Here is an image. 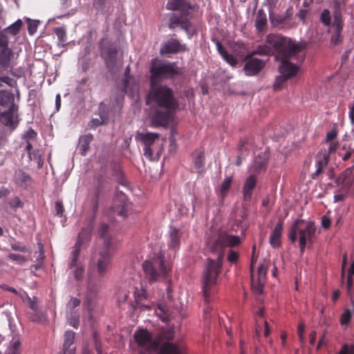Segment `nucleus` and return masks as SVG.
<instances>
[{"instance_id": "ea45409f", "label": "nucleus", "mask_w": 354, "mask_h": 354, "mask_svg": "<svg viewBox=\"0 0 354 354\" xmlns=\"http://www.w3.org/2000/svg\"><path fill=\"white\" fill-rule=\"evenodd\" d=\"M257 274H258V281L259 284L261 283V281L262 279H264L266 274H267V268L265 266L263 263H261L258 266L257 269Z\"/></svg>"}, {"instance_id": "c756f323", "label": "nucleus", "mask_w": 354, "mask_h": 354, "mask_svg": "<svg viewBox=\"0 0 354 354\" xmlns=\"http://www.w3.org/2000/svg\"><path fill=\"white\" fill-rule=\"evenodd\" d=\"M333 17V26L335 28V31L337 35V37H339V35L341 33L343 28L342 15L340 11V7H335Z\"/></svg>"}, {"instance_id": "ddd939ff", "label": "nucleus", "mask_w": 354, "mask_h": 354, "mask_svg": "<svg viewBox=\"0 0 354 354\" xmlns=\"http://www.w3.org/2000/svg\"><path fill=\"white\" fill-rule=\"evenodd\" d=\"M293 15L292 7H288L284 14L280 15L276 12V10L270 8L269 9V19L270 24L272 27L278 28L279 29L284 27L287 24V20L290 19Z\"/></svg>"}, {"instance_id": "6e6552de", "label": "nucleus", "mask_w": 354, "mask_h": 354, "mask_svg": "<svg viewBox=\"0 0 354 354\" xmlns=\"http://www.w3.org/2000/svg\"><path fill=\"white\" fill-rule=\"evenodd\" d=\"M116 250V245L108 239L105 241V243L99 249L96 259V266L97 274L100 277H104L109 271L112 257Z\"/></svg>"}, {"instance_id": "20e7f679", "label": "nucleus", "mask_w": 354, "mask_h": 354, "mask_svg": "<svg viewBox=\"0 0 354 354\" xmlns=\"http://www.w3.org/2000/svg\"><path fill=\"white\" fill-rule=\"evenodd\" d=\"M274 49V59L280 61L278 75L273 84L274 91H280L283 84L290 78L297 75L299 67L290 62L295 59L298 62H302L306 57V46H273Z\"/></svg>"}, {"instance_id": "f704fd0d", "label": "nucleus", "mask_w": 354, "mask_h": 354, "mask_svg": "<svg viewBox=\"0 0 354 354\" xmlns=\"http://www.w3.org/2000/svg\"><path fill=\"white\" fill-rule=\"evenodd\" d=\"M267 162V156H264L263 158L261 157H256L252 166L254 171L259 173L262 169H265Z\"/></svg>"}, {"instance_id": "4468645a", "label": "nucleus", "mask_w": 354, "mask_h": 354, "mask_svg": "<svg viewBox=\"0 0 354 354\" xmlns=\"http://www.w3.org/2000/svg\"><path fill=\"white\" fill-rule=\"evenodd\" d=\"M338 147L337 142H330L328 153H325L322 157L317 158L315 163L316 170L311 174L313 179H317L323 172L329 162L330 153L335 152Z\"/></svg>"}, {"instance_id": "c9c22d12", "label": "nucleus", "mask_w": 354, "mask_h": 354, "mask_svg": "<svg viewBox=\"0 0 354 354\" xmlns=\"http://www.w3.org/2000/svg\"><path fill=\"white\" fill-rule=\"evenodd\" d=\"M232 183V176L225 178L220 187V196L223 199L227 194Z\"/></svg>"}, {"instance_id": "dca6fc26", "label": "nucleus", "mask_w": 354, "mask_h": 354, "mask_svg": "<svg viewBox=\"0 0 354 354\" xmlns=\"http://www.w3.org/2000/svg\"><path fill=\"white\" fill-rule=\"evenodd\" d=\"M18 109V105H12L8 110L0 112V122L5 126L15 127L19 122Z\"/></svg>"}, {"instance_id": "f3484780", "label": "nucleus", "mask_w": 354, "mask_h": 354, "mask_svg": "<svg viewBox=\"0 0 354 354\" xmlns=\"http://www.w3.org/2000/svg\"><path fill=\"white\" fill-rule=\"evenodd\" d=\"M100 53L107 66L112 68L117 59L118 50L116 46H101Z\"/></svg>"}, {"instance_id": "864d4df0", "label": "nucleus", "mask_w": 354, "mask_h": 354, "mask_svg": "<svg viewBox=\"0 0 354 354\" xmlns=\"http://www.w3.org/2000/svg\"><path fill=\"white\" fill-rule=\"evenodd\" d=\"M348 190L342 191L341 189L334 196V200L335 202L342 201L345 199L347 195Z\"/></svg>"}, {"instance_id": "473e14b6", "label": "nucleus", "mask_w": 354, "mask_h": 354, "mask_svg": "<svg viewBox=\"0 0 354 354\" xmlns=\"http://www.w3.org/2000/svg\"><path fill=\"white\" fill-rule=\"evenodd\" d=\"M24 20L27 24V28L29 35H34L37 30V28L40 24V21L37 19H32L28 17H25Z\"/></svg>"}, {"instance_id": "72a5a7b5", "label": "nucleus", "mask_w": 354, "mask_h": 354, "mask_svg": "<svg viewBox=\"0 0 354 354\" xmlns=\"http://www.w3.org/2000/svg\"><path fill=\"white\" fill-rule=\"evenodd\" d=\"M108 231L109 225L106 223H102L100 227L98 234L100 237L103 239V244L105 243V241L108 239L110 240L111 243H115L117 245L116 241L107 234Z\"/></svg>"}, {"instance_id": "4d7b16f0", "label": "nucleus", "mask_w": 354, "mask_h": 354, "mask_svg": "<svg viewBox=\"0 0 354 354\" xmlns=\"http://www.w3.org/2000/svg\"><path fill=\"white\" fill-rule=\"evenodd\" d=\"M29 301V307L34 310L35 312H37L38 310V300L37 297H34L32 299L28 298Z\"/></svg>"}, {"instance_id": "f8f14e48", "label": "nucleus", "mask_w": 354, "mask_h": 354, "mask_svg": "<svg viewBox=\"0 0 354 354\" xmlns=\"http://www.w3.org/2000/svg\"><path fill=\"white\" fill-rule=\"evenodd\" d=\"M22 26V20L18 19L15 23L1 31L0 44H12L16 42H18L21 44H24V41H19L17 40V35L19 34ZM26 42L28 44L30 43V41L28 40L26 41Z\"/></svg>"}, {"instance_id": "de8ad7c7", "label": "nucleus", "mask_w": 354, "mask_h": 354, "mask_svg": "<svg viewBox=\"0 0 354 354\" xmlns=\"http://www.w3.org/2000/svg\"><path fill=\"white\" fill-rule=\"evenodd\" d=\"M351 318V313L349 310H346L342 315L340 318V323L342 325L348 324L350 322Z\"/></svg>"}, {"instance_id": "338daca9", "label": "nucleus", "mask_w": 354, "mask_h": 354, "mask_svg": "<svg viewBox=\"0 0 354 354\" xmlns=\"http://www.w3.org/2000/svg\"><path fill=\"white\" fill-rule=\"evenodd\" d=\"M80 63H81L82 71L86 72L87 70L89 68V65H90L89 62L85 58H82L80 60Z\"/></svg>"}, {"instance_id": "e433bc0d", "label": "nucleus", "mask_w": 354, "mask_h": 354, "mask_svg": "<svg viewBox=\"0 0 354 354\" xmlns=\"http://www.w3.org/2000/svg\"><path fill=\"white\" fill-rule=\"evenodd\" d=\"M21 343L19 339H13L10 346L8 348L7 352L8 354H20L21 348H20Z\"/></svg>"}, {"instance_id": "f257e3e1", "label": "nucleus", "mask_w": 354, "mask_h": 354, "mask_svg": "<svg viewBox=\"0 0 354 354\" xmlns=\"http://www.w3.org/2000/svg\"><path fill=\"white\" fill-rule=\"evenodd\" d=\"M241 243L239 236L225 231H219L216 240L209 248L210 252L216 255V259H207V263L202 277L203 292L205 303L209 304L211 297L216 292L218 275L221 273L226 248H234Z\"/></svg>"}, {"instance_id": "5701e85b", "label": "nucleus", "mask_w": 354, "mask_h": 354, "mask_svg": "<svg viewBox=\"0 0 354 354\" xmlns=\"http://www.w3.org/2000/svg\"><path fill=\"white\" fill-rule=\"evenodd\" d=\"M93 6L97 12L102 14L110 13L113 10V0H93Z\"/></svg>"}, {"instance_id": "49530a36", "label": "nucleus", "mask_w": 354, "mask_h": 354, "mask_svg": "<svg viewBox=\"0 0 354 354\" xmlns=\"http://www.w3.org/2000/svg\"><path fill=\"white\" fill-rule=\"evenodd\" d=\"M248 141L244 139H241L238 144V150L239 153L247 155L249 152V149L246 147Z\"/></svg>"}, {"instance_id": "aec40b11", "label": "nucleus", "mask_w": 354, "mask_h": 354, "mask_svg": "<svg viewBox=\"0 0 354 354\" xmlns=\"http://www.w3.org/2000/svg\"><path fill=\"white\" fill-rule=\"evenodd\" d=\"M31 176L21 169H16L13 176L15 183L23 188H26L31 183Z\"/></svg>"}, {"instance_id": "052dcab7", "label": "nucleus", "mask_w": 354, "mask_h": 354, "mask_svg": "<svg viewBox=\"0 0 354 354\" xmlns=\"http://www.w3.org/2000/svg\"><path fill=\"white\" fill-rule=\"evenodd\" d=\"M255 250H256V246L254 245L252 248V257L251 260V265H250V270H251V277L253 280V268L255 261L257 259V257H255Z\"/></svg>"}, {"instance_id": "b1692460", "label": "nucleus", "mask_w": 354, "mask_h": 354, "mask_svg": "<svg viewBox=\"0 0 354 354\" xmlns=\"http://www.w3.org/2000/svg\"><path fill=\"white\" fill-rule=\"evenodd\" d=\"M13 55V52L8 48V46H0V66L3 70L9 66L10 62Z\"/></svg>"}, {"instance_id": "4c0bfd02", "label": "nucleus", "mask_w": 354, "mask_h": 354, "mask_svg": "<svg viewBox=\"0 0 354 354\" xmlns=\"http://www.w3.org/2000/svg\"><path fill=\"white\" fill-rule=\"evenodd\" d=\"M320 20L322 23L326 26H330L331 24V17L330 11L328 9H324L321 13Z\"/></svg>"}, {"instance_id": "09e8293b", "label": "nucleus", "mask_w": 354, "mask_h": 354, "mask_svg": "<svg viewBox=\"0 0 354 354\" xmlns=\"http://www.w3.org/2000/svg\"><path fill=\"white\" fill-rule=\"evenodd\" d=\"M80 300L76 297H71L67 304V308L72 310L80 305Z\"/></svg>"}, {"instance_id": "69168bd1", "label": "nucleus", "mask_w": 354, "mask_h": 354, "mask_svg": "<svg viewBox=\"0 0 354 354\" xmlns=\"http://www.w3.org/2000/svg\"><path fill=\"white\" fill-rule=\"evenodd\" d=\"M13 80L8 76L0 77V82H3L9 86H12Z\"/></svg>"}, {"instance_id": "79ce46f5", "label": "nucleus", "mask_w": 354, "mask_h": 354, "mask_svg": "<svg viewBox=\"0 0 354 354\" xmlns=\"http://www.w3.org/2000/svg\"><path fill=\"white\" fill-rule=\"evenodd\" d=\"M8 257L12 261H17L19 264L21 265L27 261V259L24 256L14 253H10L8 255Z\"/></svg>"}, {"instance_id": "5fc2aeb1", "label": "nucleus", "mask_w": 354, "mask_h": 354, "mask_svg": "<svg viewBox=\"0 0 354 354\" xmlns=\"http://www.w3.org/2000/svg\"><path fill=\"white\" fill-rule=\"evenodd\" d=\"M239 257V253L232 250H230L229 254L227 255V260L231 263H234L237 261Z\"/></svg>"}, {"instance_id": "8fccbe9b", "label": "nucleus", "mask_w": 354, "mask_h": 354, "mask_svg": "<svg viewBox=\"0 0 354 354\" xmlns=\"http://www.w3.org/2000/svg\"><path fill=\"white\" fill-rule=\"evenodd\" d=\"M11 248L12 250L18 251L21 252H28V248L26 245L21 244L19 242H16L15 243L11 244Z\"/></svg>"}, {"instance_id": "a878e982", "label": "nucleus", "mask_w": 354, "mask_h": 354, "mask_svg": "<svg viewBox=\"0 0 354 354\" xmlns=\"http://www.w3.org/2000/svg\"><path fill=\"white\" fill-rule=\"evenodd\" d=\"M93 140V136L91 133L83 135L79 138L77 148L82 156H86L90 149V144Z\"/></svg>"}, {"instance_id": "603ef678", "label": "nucleus", "mask_w": 354, "mask_h": 354, "mask_svg": "<svg viewBox=\"0 0 354 354\" xmlns=\"http://www.w3.org/2000/svg\"><path fill=\"white\" fill-rule=\"evenodd\" d=\"M100 116L102 120V121H100L97 119H93L91 121V127H97L101 124H103L105 122V120L106 119V116L101 113H100Z\"/></svg>"}, {"instance_id": "9b49d317", "label": "nucleus", "mask_w": 354, "mask_h": 354, "mask_svg": "<svg viewBox=\"0 0 354 354\" xmlns=\"http://www.w3.org/2000/svg\"><path fill=\"white\" fill-rule=\"evenodd\" d=\"M151 83L154 84L161 80L162 78L171 77L178 73L177 69L173 64H156L152 62L150 68Z\"/></svg>"}, {"instance_id": "bf43d9fd", "label": "nucleus", "mask_w": 354, "mask_h": 354, "mask_svg": "<svg viewBox=\"0 0 354 354\" xmlns=\"http://www.w3.org/2000/svg\"><path fill=\"white\" fill-rule=\"evenodd\" d=\"M337 136V132L336 130L333 129L326 134V142H331L333 140L336 138Z\"/></svg>"}, {"instance_id": "a18cd8bd", "label": "nucleus", "mask_w": 354, "mask_h": 354, "mask_svg": "<svg viewBox=\"0 0 354 354\" xmlns=\"http://www.w3.org/2000/svg\"><path fill=\"white\" fill-rule=\"evenodd\" d=\"M68 322L70 326L75 328H77L80 324V316L79 315L74 314L71 315L68 319Z\"/></svg>"}, {"instance_id": "a19ab883", "label": "nucleus", "mask_w": 354, "mask_h": 354, "mask_svg": "<svg viewBox=\"0 0 354 354\" xmlns=\"http://www.w3.org/2000/svg\"><path fill=\"white\" fill-rule=\"evenodd\" d=\"M55 32L61 42H64L66 40V29L63 27H58L55 29Z\"/></svg>"}, {"instance_id": "c85d7f7f", "label": "nucleus", "mask_w": 354, "mask_h": 354, "mask_svg": "<svg viewBox=\"0 0 354 354\" xmlns=\"http://www.w3.org/2000/svg\"><path fill=\"white\" fill-rule=\"evenodd\" d=\"M180 244V234L178 229L174 227H171L168 247L171 250H176L179 248Z\"/></svg>"}, {"instance_id": "774afa93", "label": "nucleus", "mask_w": 354, "mask_h": 354, "mask_svg": "<svg viewBox=\"0 0 354 354\" xmlns=\"http://www.w3.org/2000/svg\"><path fill=\"white\" fill-rule=\"evenodd\" d=\"M37 133L32 129H30L28 131H27L26 133V137L28 139L33 140L36 138Z\"/></svg>"}, {"instance_id": "423d86ee", "label": "nucleus", "mask_w": 354, "mask_h": 354, "mask_svg": "<svg viewBox=\"0 0 354 354\" xmlns=\"http://www.w3.org/2000/svg\"><path fill=\"white\" fill-rule=\"evenodd\" d=\"M216 46L219 54L230 65L235 66L240 61H245L243 69L248 76L257 75L266 66V60L253 57L254 52L247 54L245 46Z\"/></svg>"}, {"instance_id": "f03ea898", "label": "nucleus", "mask_w": 354, "mask_h": 354, "mask_svg": "<svg viewBox=\"0 0 354 354\" xmlns=\"http://www.w3.org/2000/svg\"><path fill=\"white\" fill-rule=\"evenodd\" d=\"M146 103L150 105L149 115L154 127H167L179 106L173 90L165 85L152 86Z\"/></svg>"}, {"instance_id": "0eeeda50", "label": "nucleus", "mask_w": 354, "mask_h": 354, "mask_svg": "<svg viewBox=\"0 0 354 354\" xmlns=\"http://www.w3.org/2000/svg\"><path fill=\"white\" fill-rule=\"evenodd\" d=\"M317 227L313 221L296 219L288 230V239L294 243L299 239V250L304 253L308 244L313 245L316 239Z\"/></svg>"}, {"instance_id": "a211bd4d", "label": "nucleus", "mask_w": 354, "mask_h": 354, "mask_svg": "<svg viewBox=\"0 0 354 354\" xmlns=\"http://www.w3.org/2000/svg\"><path fill=\"white\" fill-rule=\"evenodd\" d=\"M90 236L89 230H82L78 234L77 242L75 243L73 250L72 252V260L70 263V267H74L77 264V261L80 254V248L85 239H87Z\"/></svg>"}, {"instance_id": "cd10ccee", "label": "nucleus", "mask_w": 354, "mask_h": 354, "mask_svg": "<svg viewBox=\"0 0 354 354\" xmlns=\"http://www.w3.org/2000/svg\"><path fill=\"white\" fill-rule=\"evenodd\" d=\"M192 157L194 168L197 170L198 173H202L205 165L204 151L201 149L196 150L193 152Z\"/></svg>"}, {"instance_id": "9d476101", "label": "nucleus", "mask_w": 354, "mask_h": 354, "mask_svg": "<svg viewBox=\"0 0 354 354\" xmlns=\"http://www.w3.org/2000/svg\"><path fill=\"white\" fill-rule=\"evenodd\" d=\"M160 135L157 133H138L137 138L144 144V155L149 160H157L159 151H155L153 146L158 140Z\"/></svg>"}, {"instance_id": "412c9836", "label": "nucleus", "mask_w": 354, "mask_h": 354, "mask_svg": "<svg viewBox=\"0 0 354 354\" xmlns=\"http://www.w3.org/2000/svg\"><path fill=\"white\" fill-rule=\"evenodd\" d=\"M75 333L73 330H66L64 333L63 353L64 354H75V347L72 346L74 344Z\"/></svg>"}, {"instance_id": "37998d69", "label": "nucleus", "mask_w": 354, "mask_h": 354, "mask_svg": "<svg viewBox=\"0 0 354 354\" xmlns=\"http://www.w3.org/2000/svg\"><path fill=\"white\" fill-rule=\"evenodd\" d=\"M337 354H354V345L344 344Z\"/></svg>"}, {"instance_id": "3c124183", "label": "nucleus", "mask_w": 354, "mask_h": 354, "mask_svg": "<svg viewBox=\"0 0 354 354\" xmlns=\"http://www.w3.org/2000/svg\"><path fill=\"white\" fill-rule=\"evenodd\" d=\"M354 154V149L352 147H348L345 153L342 154L341 152H339V156L342 157V160L347 161Z\"/></svg>"}, {"instance_id": "0e129e2a", "label": "nucleus", "mask_w": 354, "mask_h": 354, "mask_svg": "<svg viewBox=\"0 0 354 354\" xmlns=\"http://www.w3.org/2000/svg\"><path fill=\"white\" fill-rule=\"evenodd\" d=\"M84 269L82 267H78L75 271V278L77 280H80L83 277Z\"/></svg>"}, {"instance_id": "39448f33", "label": "nucleus", "mask_w": 354, "mask_h": 354, "mask_svg": "<svg viewBox=\"0 0 354 354\" xmlns=\"http://www.w3.org/2000/svg\"><path fill=\"white\" fill-rule=\"evenodd\" d=\"M166 8L174 11L168 15L167 25L170 29L179 28L189 37L196 32V27L191 21L193 13L198 9L196 4H191L187 0H168Z\"/></svg>"}, {"instance_id": "6ab92c4d", "label": "nucleus", "mask_w": 354, "mask_h": 354, "mask_svg": "<svg viewBox=\"0 0 354 354\" xmlns=\"http://www.w3.org/2000/svg\"><path fill=\"white\" fill-rule=\"evenodd\" d=\"M283 230V221H279L270 234L269 243L273 248H279L281 245V238Z\"/></svg>"}, {"instance_id": "680f3d73", "label": "nucleus", "mask_w": 354, "mask_h": 354, "mask_svg": "<svg viewBox=\"0 0 354 354\" xmlns=\"http://www.w3.org/2000/svg\"><path fill=\"white\" fill-rule=\"evenodd\" d=\"M331 225V221L330 218L326 216H324L322 218V226L324 229H328Z\"/></svg>"}, {"instance_id": "bb28decb", "label": "nucleus", "mask_w": 354, "mask_h": 354, "mask_svg": "<svg viewBox=\"0 0 354 354\" xmlns=\"http://www.w3.org/2000/svg\"><path fill=\"white\" fill-rule=\"evenodd\" d=\"M97 288L95 286H92L90 283L88 285L86 291V299L85 301V306L90 314L93 310L95 306V300L96 299Z\"/></svg>"}, {"instance_id": "58836bf2", "label": "nucleus", "mask_w": 354, "mask_h": 354, "mask_svg": "<svg viewBox=\"0 0 354 354\" xmlns=\"http://www.w3.org/2000/svg\"><path fill=\"white\" fill-rule=\"evenodd\" d=\"M182 46H164L160 50L162 54L176 53L180 50Z\"/></svg>"}, {"instance_id": "7ed1b4c3", "label": "nucleus", "mask_w": 354, "mask_h": 354, "mask_svg": "<svg viewBox=\"0 0 354 354\" xmlns=\"http://www.w3.org/2000/svg\"><path fill=\"white\" fill-rule=\"evenodd\" d=\"M175 330L173 328H162L153 335L147 329L140 328L133 335L140 352L145 354H183L178 344L173 342Z\"/></svg>"}, {"instance_id": "1a4fd4ad", "label": "nucleus", "mask_w": 354, "mask_h": 354, "mask_svg": "<svg viewBox=\"0 0 354 354\" xmlns=\"http://www.w3.org/2000/svg\"><path fill=\"white\" fill-rule=\"evenodd\" d=\"M142 269L145 274L149 276L150 283L156 281L159 277V272L163 277H167L171 269L164 262V257L158 254L153 258L152 261L147 260L142 263Z\"/></svg>"}, {"instance_id": "13d9d810", "label": "nucleus", "mask_w": 354, "mask_h": 354, "mask_svg": "<svg viewBox=\"0 0 354 354\" xmlns=\"http://www.w3.org/2000/svg\"><path fill=\"white\" fill-rule=\"evenodd\" d=\"M55 208L56 214L59 216H62L64 211L62 203L61 201H57L55 205Z\"/></svg>"}, {"instance_id": "393cba45", "label": "nucleus", "mask_w": 354, "mask_h": 354, "mask_svg": "<svg viewBox=\"0 0 354 354\" xmlns=\"http://www.w3.org/2000/svg\"><path fill=\"white\" fill-rule=\"evenodd\" d=\"M17 105L15 103V95L12 92L7 90H0V106L5 108Z\"/></svg>"}, {"instance_id": "6e6d98bb", "label": "nucleus", "mask_w": 354, "mask_h": 354, "mask_svg": "<svg viewBox=\"0 0 354 354\" xmlns=\"http://www.w3.org/2000/svg\"><path fill=\"white\" fill-rule=\"evenodd\" d=\"M32 148V144L29 141H27L26 150L28 151V157L30 160L35 159L37 157V152H36V151L31 152Z\"/></svg>"}, {"instance_id": "2f4dec72", "label": "nucleus", "mask_w": 354, "mask_h": 354, "mask_svg": "<svg viewBox=\"0 0 354 354\" xmlns=\"http://www.w3.org/2000/svg\"><path fill=\"white\" fill-rule=\"evenodd\" d=\"M267 17L265 12L260 9L257 11L255 20V26L258 31H263L267 24Z\"/></svg>"}, {"instance_id": "4be33fe9", "label": "nucleus", "mask_w": 354, "mask_h": 354, "mask_svg": "<svg viewBox=\"0 0 354 354\" xmlns=\"http://www.w3.org/2000/svg\"><path fill=\"white\" fill-rule=\"evenodd\" d=\"M257 185L256 175H250L247 178L243 188L244 201H250L252 198L253 189Z\"/></svg>"}, {"instance_id": "c03bdc74", "label": "nucleus", "mask_w": 354, "mask_h": 354, "mask_svg": "<svg viewBox=\"0 0 354 354\" xmlns=\"http://www.w3.org/2000/svg\"><path fill=\"white\" fill-rule=\"evenodd\" d=\"M8 204L12 208L22 207L24 205V203L18 196L10 198L8 201Z\"/></svg>"}, {"instance_id": "e2e57ef3", "label": "nucleus", "mask_w": 354, "mask_h": 354, "mask_svg": "<svg viewBox=\"0 0 354 354\" xmlns=\"http://www.w3.org/2000/svg\"><path fill=\"white\" fill-rule=\"evenodd\" d=\"M94 340H95V350L97 352V354H102V349L101 347L100 342L98 341L97 335L94 334Z\"/></svg>"}, {"instance_id": "2eb2a0df", "label": "nucleus", "mask_w": 354, "mask_h": 354, "mask_svg": "<svg viewBox=\"0 0 354 354\" xmlns=\"http://www.w3.org/2000/svg\"><path fill=\"white\" fill-rule=\"evenodd\" d=\"M129 205L130 204L128 202L126 195L122 192H119L116 194L114 198L112 210L114 213L122 217H127Z\"/></svg>"}, {"instance_id": "7c9ffc66", "label": "nucleus", "mask_w": 354, "mask_h": 354, "mask_svg": "<svg viewBox=\"0 0 354 354\" xmlns=\"http://www.w3.org/2000/svg\"><path fill=\"white\" fill-rule=\"evenodd\" d=\"M268 44H292L291 40L281 34H270L267 37Z\"/></svg>"}]
</instances>
